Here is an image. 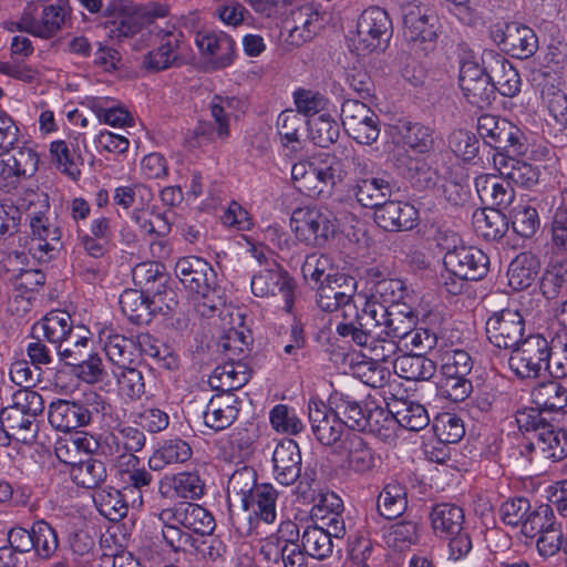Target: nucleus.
<instances>
[{
	"label": "nucleus",
	"mask_w": 567,
	"mask_h": 567,
	"mask_svg": "<svg viewBox=\"0 0 567 567\" xmlns=\"http://www.w3.org/2000/svg\"><path fill=\"white\" fill-rule=\"evenodd\" d=\"M516 421L522 431L529 433L522 455L535 453L554 463L567 457V431L547 422L542 412L534 409L518 412Z\"/></svg>",
	"instance_id": "obj_1"
},
{
	"label": "nucleus",
	"mask_w": 567,
	"mask_h": 567,
	"mask_svg": "<svg viewBox=\"0 0 567 567\" xmlns=\"http://www.w3.org/2000/svg\"><path fill=\"white\" fill-rule=\"evenodd\" d=\"M383 317L382 303L359 297L355 305L346 308V316L337 321L336 331L362 348L383 336Z\"/></svg>",
	"instance_id": "obj_2"
},
{
	"label": "nucleus",
	"mask_w": 567,
	"mask_h": 567,
	"mask_svg": "<svg viewBox=\"0 0 567 567\" xmlns=\"http://www.w3.org/2000/svg\"><path fill=\"white\" fill-rule=\"evenodd\" d=\"M174 270L183 287L203 299L198 305L202 316H210L223 305L219 297L217 301L209 299L210 295L216 293L218 284L216 271L205 259L197 256L179 258Z\"/></svg>",
	"instance_id": "obj_3"
},
{
	"label": "nucleus",
	"mask_w": 567,
	"mask_h": 567,
	"mask_svg": "<svg viewBox=\"0 0 567 567\" xmlns=\"http://www.w3.org/2000/svg\"><path fill=\"white\" fill-rule=\"evenodd\" d=\"M109 405L96 393L84 401L58 400L49 406V422L58 431L70 432L89 425L94 416L104 414Z\"/></svg>",
	"instance_id": "obj_4"
},
{
	"label": "nucleus",
	"mask_w": 567,
	"mask_h": 567,
	"mask_svg": "<svg viewBox=\"0 0 567 567\" xmlns=\"http://www.w3.org/2000/svg\"><path fill=\"white\" fill-rule=\"evenodd\" d=\"M290 227L299 241L313 247H323L336 233L331 212L316 206L296 208Z\"/></svg>",
	"instance_id": "obj_5"
},
{
	"label": "nucleus",
	"mask_w": 567,
	"mask_h": 567,
	"mask_svg": "<svg viewBox=\"0 0 567 567\" xmlns=\"http://www.w3.org/2000/svg\"><path fill=\"white\" fill-rule=\"evenodd\" d=\"M477 132L485 144L496 152L525 155L528 151L523 131L506 118L483 114L477 120Z\"/></svg>",
	"instance_id": "obj_6"
},
{
	"label": "nucleus",
	"mask_w": 567,
	"mask_h": 567,
	"mask_svg": "<svg viewBox=\"0 0 567 567\" xmlns=\"http://www.w3.org/2000/svg\"><path fill=\"white\" fill-rule=\"evenodd\" d=\"M403 37L412 52L429 55L437 41L436 14L420 7H409L403 16Z\"/></svg>",
	"instance_id": "obj_7"
},
{
	"label": "nucleus",
	"mask_w": 567,
	"mask_h": 567,
	"mask_svg": "<svg viewBox=\"0 0 567 567\" xmlns=\"http://www.w3.org/2000/svg\"><path fill=\"white\" fill-rule=\"evenodd\" d=\"M550 346L542 334H529L512 349L508 359L511 370L520 379H536L545 370Z\"/></svg>",
	"instance_id": "obj_8"
},
{
	"label": "nucleus",
	"mask_w": 567,
	"mask_h": 567,
	"mask_svg": "<svg viewBox=\"0 0 567 567\" xmlns=\"http://www.w3.org/2000/svg\"><path fill=\"white\" fill-rule=\"evenodd\" d=\"M393 25L389 13L372 6L362 11L357 22L359 48L367 52L383 51L392 37Z\"/></svg>",
	"instance_id": "obj_9"
},
{
	"label": "nucleus",
	"mask_w": 567,
	"mask_h": 567,
	"mask_svg": "<svg viewBox=\"0 0 567 567\" xmlns=\"http://www.w3.org/2000/svg\"><path fill=\"white\" fill-rule=\"evenodd\" d=\"M341 120L348 135L359 144L371 145L380 135L379 116L363 102L346 100Z\"/></svg>",
	"instance_id": "obj_10"
},
{
	"label": "nucleus",
	"mask_w": 567,
	"mask_h": 567,
	"mask_svg": "<svg viewBox=\"0 0 567 567\" xmlns=\"http://www.w3.org/2000/svg\"><path fill=\"white\" fill-rule=\"evenodd\" d=\"M486 63L464 60L460 66L458 83L467 102L478 109L487 107L495 101V86L491 82Z\"/></svg>",
	"instance_id": "obj_11"
},
{
	"label": "nucleus",
	"mask_w": 567,
	"mask_h": 567,
	"mask_svg": "<svg viewBox=\"0 0 567 567\" xmlns=\"http://www.w3.org/2000/svg\"><path fill=\"white\" fill-rule=\"evenodd\" d=\"M316 289L318 307L327 312L339 311L336 319L341 320L346 316V308L359 300V297L355 298V279L342 272L321 282Z\"/></svg>",
	"instance_id": "obj_12"
},
{
	"label": "nucleus",
	"mask_w": 567,
	"mask_h": 567,
	"mask_svg": "<svg viewBox=\"0 0 567 567\" xmlns=\"http://www.w3.org/2000/svg\"><path fill=\"white\" fill-rule=\"evenodd\" d=\"M447 274L461 279L481 280L488 272L489 259L480 248L455 246L443 258Z\"/></svg>",
	"instance_id": "obj_13"
},
{
	"label": "nucleus",
	"mask_w": 567,
	"mask_h": 567,
	"mask_svg": "<svg viewBox=\"0 0 567 567\" xmlns=\"http://www.w3.org/2000/svg\"><path fill=\"white\" fill-rule=\"evenodd\" d=\"M488 341L499 349H514L524 339L525 320L518 310L503 309L486 321Z\"/></svg>",
	"instance_id": "obj_14"
},
{
	"label": "nucleus",
	"mask_w": 567,
	"mask_h": 567,
	"mask_svg": "<svg viewBox=\"0 0 567 567\" xmlns=\"http://www.w3.org/2000/svg\"><path fill=\"white\" fill-rule=\"evenodd\" d=\"M293 280L275 261L258 270L251 278V291L256 297L265 298L280 293L285 300V310L290 312L293 307Z\"/></svg>",
	"instance_id": "obj_15"
},
{
	"label": "nucleus",
	"mask_w": 567,
	"mask_h": 567,
	"mask_svg": "<svg viewBox=\"0 0 567 567\" xmlns=\"http://www.w3.org/2000/svg\"><path fill=\"white\" fill-rule=\"evenodd\" d=\"M308 420L312 434L322 445H334L343 434L342 419L334 408L327 406L320 400L311 399L308 402Z\"/></svg>",
	"instance_id": "obj_16"
},
{
	"label": "nucleus",
	"mask_w": 567,
	"mask_h": 567,
	"mask_svg": "<svg viewBox=\"0 0 567 567\" xmlns=\"http://www.w3.org/2000/svg\"><path fill=\"white\" fill-rule=\"evenodd\" d=\"M162 523L174 522L199 535H209L215 529L213 515L198 504L183 502L158 514Z\"/></svg>",
	"instance_id": "obj_17"
},
{
	"label": "nucleus",
	"mask_w": 567,
	"mask_h": 567,
	"mask_svg": "<svg viewBox=\"0 0 567 567\" xmlns=\"http://www.w3.org/2000/svg\"><path fill=\"white\" fill-rule=\"evenodd\" d=\"M346 175L343 162L336 156H330L321 165L312 164L301 193L309 197H328L333 188L343 182Z\"/></svg>",
	"instance_id": "obj_18"
},
{
	"label": "nucleus",
	"mask_w": 567,
	"mask_h": 567,
	"mask_svg": "<svg viewBox=\"0 0 567 567\" xmlns=\"http://www.w3.org/2000/svg\"><path fill=\"white\" fill-rule=\"evenodd\" d=\"M344 466L359 475H368L381 465V456L358 434L348 435L342 442Z\"/></svg>",
	"instance_id": "obj_19"
},
{
	"label": "nucleus",
	"mask_w": 567,
	"mask_h": 567,
	"mask_svg": "<svg viewBox=\"0 0 567 567\" xmlns=\"http://www.w3.org/2000/svg\"><path fill=\"white\" fill-rule=\"evenodd\" d=\"M419 212L406 202L389 200L374 210V221L386 231H406L416 226Z\"/></svg>",
	"instance_id": "obj_20"
},
{
	"label": "nucleus",
	"mask_w": 567,
	"mask_h": 567,
	"mask_svg": "<svg viewBox=\"0 0 567 567\" xmlns=\"http://www.w3.org/2000/svg\"><path fill=\"white\" fill-rule=\"evenodd\" d=\"M301 460L298 444L291 439L281 440L272 453L275 480L284 486L292 485L300 477Z\"/></svg>",
	"instance_id": "obj_21"
},
{
	"label": "nucleus",
	"mask_w": 567,
	"mask_h": 567,
	"mask_svg": "<svg viewBox=\"0 0 567 567\" xmlns=\"http://www.w3.org/2000/svg\"><path fill=\"white\" fill-rule=\"evenodd\" d=\"M482 62L486 63L495 92L513 97L520 91L519 74L504 56L488 51L483 54Z\"/></svg>",
	"instance_id": "obj_22"
},
{
	"label": "nucleus",
	"mask_w": 567,
	"mask_h": 567,
	"mask_svg": "<svg viewBox=\"0 0 567 567\" xmlns=\"http://www.w3.org/2000/svg\"><path fill=\"white\" fill-rule=\"evenodd\" d=\"M499 32V44L503 50L511 53L516 59H528L535 54L538 49V39L534 30L518 22H511Z\"/></svg>",
	"instance_id": "obj_23"
},
{
	"label": "nucleus",
	"mask_w": 567,
	"mask_h": 567,
	"mask_svg": "<svg viewBox=\"0 0 567 567\" xmlns=\"http://www.w3.org/2000/svg\"><path fill=\"white\" fill-rule=\"evenodd\" d=\"M516 156L513 153L495 152L493 155L494 168L508 182L524 188H532L538 183L539 171Z\"/></svg>",
	"instance_id": "obj_24"
},
{
	"label": "nucleus",
	"mask_w": 567,
	"mask_h": 567,
	"mask_svg": "<svg viewBox=\"0 0 567 567\" xmlns=\"http://www.w3.org/2000/svg\"><path fill=\"white\" fill-rule=\"evenodd\" d=\"M241 400L234 393H217L209 400L204 412V423L214 431L230 426L238 416Z\"/></svg>",
	"instance_id": "obj_25"
},
{
	"label": "nucleus",
	"mask_w": 567,
	"mask_h": 567,
	"mask_svg": "<svg viewBox=\"0 0 567 567\" xmlns=\"http://www.w3.org/2000/svg\"><path fill=\"white\" fill-rule=\"evenodd\" d=\"M105 16L111 18V32L117 38H128L141 30L142 14L128 0H112L105 8Z\"/></svg>",
	"instance_id": "obj_26"
},
{
	"label": "nucleus",
	"mask_w": 567,
	"mask_h": 567,
	"mask_svg": "<svg viewBox=\"0 0 567 567\" xmlns=\"http://www.w3.org/2000/svg\"><path fill=\"white\" fill-rule=\"evenodd\" d=\"M357 202L365 208L377 210L392 195V184L383 176L364 175L352 186Z\"/></svg>",
	"instance_id": "obj_27"
},
{
	"label": "nucleus",
	"mask_w": 567,
	"mask_h": 567,
	"mask_svg": "<svg viewBox=\"0 0 567 567\" xmlns=\"http://www.w3.org/2000/svg\"><path fill=\"white\" fill-rule=\"evenodd\" d=\"M250 378L251 370L246 362L230 360L215 368L209 385L220 393H228L243 388Z\"/></svg>",
	"instance_id": "obj_28"
},
{
	"label": "nucleus",
	"mask_w": 567,
	"mask_h": 567,
	"mask_svg": "<svg viewBox=\"0 0 567 567\" xmlns=\"http://www.w3.org/2000/svg\"><path fill=\"white\" fill-rule=\"evenodd\" d=\"M401 175L416 190H425L436 186L440 175L424 158L409 155L398 158Z\"/></svg>",
	"instance_id": "obj_29"
},
{
	"label": "nucleus",
	"mask_w": 567,
	"mask_h": 567,
	"mask_svg": "<svg viewBox=\"0 0 567 567\" xmlns=\"http://www.w3.org/2000/svg\"><path fill=\"white\" fill-rule=\"evenodd\" d=\"M72 329V319L66 311L52 310L33 326L32 333L43 337L54 348L71 339Z\"/></svg>",
	"instance_id": "obj_30"
},
{
	"label": "nucleus",
	"mask_w": 567,
	"mask_h": 567,
	"mask_svg": "<svg viewBox=\"0 0 567 567\" xmlns=\"http://www.w3.org/2000/svg\"><path fill=\"white\" fill-rule=\"evenodd\" d=\"M475 187L483 203L495 206L496 209L507 208L515 198V190L508 181L495 175H481L475 178Z\"/></svg>",
	"instance_id": "obj_31"
},
{
	"label": "nucleus",
	"mask_w": 567,
	"mask_h": 567,
	"mask_svg": "<svg viewBox=\"0 0 567 567\" xmlns=\"http://www.w3.org/2000/svg\"><path fill=\"white\" fill-rule=\"evenodd\" d=\"M0 423L7 437L24 444L33 443L39 432L37 420H32L25 413L9 408H3L0 411Z\"/></svg>",
	"instance_id": "obj_32"
},
{
	"label": "nucleus",
	"mask_w": 567,
	"mask_h": 567,
	"mask_svg": "<svg viewBox=\"0 0 567 567\" xmlns=\"http://www.w3.org/2000/svg\"><path fill=\"white\" fill-rule=\"evenodd\" d=\"M196 44L204 54L212 55L217 69H224L233 63L235 42L224 32L197 33Z\"/></svg>",
	"instance_id": "obj_33"
},
{
	"label": "nucleus",
	"mask_w": 567,
	"mask_h": 567,
	"mask_svg": "<svg viewBox=\"0 0 567 567\" xmlns=\"http://www.w3.org/2000/svg\"><path fill=\"white\" fill-rule=\"evenodd\" d=\"M100 340L103 342L106 357L117 368L135 363L137 359L135 339L106 330L101 333Z\"/></svg>",
	"instance_id": "obj_34"
},
{
	"label": "nucleus",
	"mask_w": 567,
	"mask_h": 567,
	"mask_svg": "<svg viewBox=\"0 0 567 567\" xmlns=\"http://www.w3.org/2000/svg\"><path fill=\"white\" fill-rule=\"evenodd\" d=\"M330 403L337 414L342 416L343 427L347 426L354 431H367L369 423L365 419L367 401L361 402L350 394L336 392L330 398Z\"/></svg>",
	"instance_id": "obj_35"
},
{
	"label": "nucleus",
	"mask_w": 567,
	"mask_h": 567,
	"mask_svg": "<svg viewBox=\"0 0 567 567\" xmlns=\"http://www.w3.org/2000/svg\"><path fill=\"white\" fill-rule=\"evenodd\" d=\"M383 337L401 341L416 326L417 317L412 308L383 305Z\"/></svg>",
	"instance_id": "obj_36"
},
{
	"label": "nucleus",
	"mask_w": 567,
	"mask_h": 567,
	"mask_svg": "<svg viewBox=\"0 0 567 567\" xmlns=\"http://www.w3.org/2000/svg\"><path fill=\"white\" fill-rule=\"evenodd\" d=\"M430 519L435 535L447 538L462 532L464 512L454 504H436L432 507Z\"/></svg>",
	"instance_id": "obj_37"
},
{
	"label": "nucleus",
	"mask_w": 567,
	"mask_h": 567,
	"mask_svg": "<svg viewBox=\"0 0 567 567\" xmlns=\"http://www.w3.org/2000/svg\"><path fill=\"white\" fill-rule=\"evenodd\" d=\"M472 224L477 236L492 241L502 239L508 230L506 216L492 207L474 210Z\"/></svg>",
	"instance_id": "obj_38"
},
{
	"label": "nucleus",
	"mask_w": 567,
	"mask_h": 567,
	"mask_svg": "<svg viewBox=\"0 0 567 567\" xmlns=\"http://www.w3.org/2000/svg\"><path fill=\"white\" fill-rule=\"evenodd\" d=\"M540 261L532 252L518 254L507 270L508 285L514 290H524L532 286L538 276Z\"/></svg>",
	"instance_id": "obj_39"
},
{
	"label": "nucleus",
	"mask_w": 567,
	"mask_h": 567,
	"mask_svg": "<svg viewBox=\"0 0 567 567\" xmlns=\"http://www.w3.org/2000/svg\"><path fill=\"white\" fill-rule=\"evenodd\" d=\"M395 373L409 381H427L435 371V362L427 359L422 353L403 354L393 361Z\"/></svg>",
	"instance_id": "obj_40"
},
{
	"label": "nucleus",
	"mask_w": 567,
	"mask_h": 567,
	"mask_svg": "<svg viewBox=\"0 0 567 567\" xmlns=\"http://www.w3.org/2000/svg\"><path fill=\"white\" fill-rule=\"evenodd\" d=\"M192 447L182 439L164 441L150 456L148 465L153 471H161L167 465L182 464L192 457Z\"/></svg>",
	"instance_id": "obj_41"
},
{
	"label": "nucleus",
	"mask_w": 567,
	"mask_h": 567,
	"mask_svg": "<svg viewBox=\"0 0 567 567\" xmlns=\"http://www.w3.org/2000/svg\"><path fill=\"white\" fill-rule=\"evenodd\" d=\"M540 291L547 300L567 293V258L551 259L542 275Z\"/></svg>",
	"instance_id": "obj_42"
},
{
	"label": "nucleus",
	"mask_w": 567,
	"mask_h": 567,
	"mask_svg": "<svg viewBox=\"0 0 567 567\" xmlns=\"http://www.w3.org/2000/svg\"><path fill=\"white\" fill-rule=\"evenodd\" d=\"M136 355L145 354L157 361V363L167 370H174L178 365V359L172 349L151 336L150 333H140L135 339Z\"/></svg>",
	"instance_id": "obj_43"
},
{
	"label": "nucleus",
	"mask_w": 567,
	"mask_h": 567,
	"mask_svg": "<svg viewBox=\"0 0 567 567\" xmlns=\"http://www.w3.org/2000/svg\"><path fill=\"white\" fill-rule=\"evenodd\" d=\"M120 306L130 321L136 324L150 322L153 313L152 305L147 296L136 289H127L120 296Z\"/></svg>",
	"instance_id": "obj_44"
},
{
	"label": "nucleus",
	"mask_w": 567,
	"mask_h": 567,
	"mask_svg": "<svg viewBox=\"0 0 567 567\" xmlns=\"http://www.w3.org/2000/svg\"><path fill=\"white\" fill-rule=\"evenodd\" d=\"M532 400L540 410L559 411L567 405V389L557 380L539 383L532 391Z\"/></svg>",
	"instance_id": "obj_45"
},
{
	"label": "nucleus",
	"mask_w": 567,
	"mask_h": 567,
	"mask_svg": "<svg viewBox=\"0 0 567 567\" xmlns=\"http://www.w3.org/2000/svg\"><path fill=\"white\" fill-rule=\"evenodd\" d=\"M93 501L99 513L111 522H118L127 514V504L116 488L109 487L96 491Z\"/></svg>",
	"instance_id": "obj_46"
},
{
	"label": "nucleus",
	"mask_w": 567,
	"mask_h": 567,
	"mask_svg": "<svg viewBox=\"0 0 567 567\" xmlns=\"http://www.w3.org/2000/svg\"><path fill=\"white\" fill-rule=\"evenodd\" d=\"M392 419L402 427L415 432L423 430L430 423L426 409L422 404L412 401L398 402L394 405Z\"/></svg>",
	"instance_id": "obj_47"
},
{
	"label": "nucleus",
	"mask_w": 567,
	"mask_h": 567,
	"mask_svg": "<svg viewBox=\"0 0 567 567\" xmlns=\"http://www.w3.org/2000/svg\"><path fill=\"white\" fill-rule=\"evenodd\" d=\"M278 492L271 484H261L255 488L252 495L247 499V508L252 509L265 523H272L276 519V502Z\"/></svg>",
	"instance_id": "obj_48"
},
{
	"label": "nucleus",
	"mask_w": 567,
	"mask_h": 567,
	"mask_svg": "<svg viewBox=\"0 0 567 567\" xmlns=\"http://www.w3.org/2000/svg\"><path fill=\"white\" fill-rule=\"evenodd\" d=\"M399 133L403 144L416 153L423 154L433 150V130L429 126L404 122L399 126Z\"/></svg>",
	"instance_id": "obj_49"
},
{
	"label": "nucleus",
	"mask_w": 567,
	"mask_h": 567,
	"mask_svg": "<svg viewBox=\"0 0 567 567\" xmlns=\"http://www.w3.org/2000/svg\"><path fill=\"white\" fill-rule=\"evenodd\" d=\"M378 511L386 519L399 517L406 507L404 487L398 483H389L378 497Z\"/></svg>",
	"instance_id": "obj_50"
},
{
	"label": "nucleus",
	"mask_w": 567,
	"mask_h": 567,
	"mask_svg": "<svg viewBox=\"0 0 567 567\" xmlns=\"http://www.w3.org/2000/svg\"><path fill=\"white\" fill-rule=\"evenodd\" d=\"M73 481L84 488H95L106 480L105 464L96 458L89 457L74 464L71 470Z\"/></svg>",
	"instance_id": "obj_51"
},
{
	"label": "nucleus",
	"mask_w": 567,
	"mask_h": 567,
	"mask_svg": "<svg viewBox=\"0 0 567 567\" xmlns=\"http://www.w3.org/2000/svg\"><path fill=\"white\" fill-rule=\"evenodd\" d=\"M32 535L34 543L32 550L35 557L41 560L51 559L59 548L55 529L44 520H37L32 524Z\"/></svg>",
	"instance_id": "obj_52"
},
{
	"label": "nucleus",
	"mask_w": 567,
	"mask_h": 567,
	"mask_svg": "<svg viewBox=\"0 0 567 567\" xmlns=\"http://www.w3.org/2000/svg\"><path fill=\"white\" fill-rule=\"evenodd\" d=\"M302 548L312 558L323 560L331 556L333 540L322 526H308L302 534Z\"/></svg>",
	"instance_id": "obj_53"
},
{
	"label": "nucleus",
	"mask_w": 567,
	"mask_h": 567,
	"mask_svg": "<svg viewBox=\"0 0 567 567\" xmlns=\"http://www.w3.org/2000/svg\"><path fill=\"white\" fill-rule=\"evenodd\" d=\"M309 137L319 147H329L334 144L340 134L339 124L327 114L307 121Z\"/></svg>",
	"instance_id": "obj_54"
},
{
	"label": "nucleus",
	"mask_w": 567,
	"mask_h": 567,
	"mask_svg": "<svg viewBox=\"0 0 567 567\" xmlns=\"http://www.w3.org/2000/svg\"><path fill=\"white\" fill-rule=\"evenodd\" d=\"M302 275L306 280L315 282L316 287L336 274H340L333 266L331 257L326 254L308 255L301 267Z\"/></svg>",
	"instance_id": "obj_55"
},
{
	"label": "nucleus",
	"mask_w": 567,
	"mask_h": 567,
	"mask_svg": "<svg viewBox=\"0 0 567 567\" xmlns=\"http://www.w3.org/2000/svg\"><path fill=\"white\" fill-rule=\"evenodd\" d=\"M432 430L437 440L444 444L457 443L465 434L462 419L449 412L441 413L434 419Z\"/></svg>",
	"instance_id": "obj_56"
},
{
	"label": "nucleus",
	"mask_w": 567,
	"mask_h": 567,
	"mask_svg": "<svg viewBox=\"0 0 567 567\" xmlns=\"http://www.w3.org/2000/svg\"><path fill=\"white\" fill-rule=\"evenodd\" d=\"M117 432L123 441L124 450V452L118 455V467L140 464V458L135 453L142 451L145 446L146 436L143 431L128 425L118 429Z\"/></svg>",
	"instance_id": "obj_57"
},
{
	"label": "nucleus",
	"mask_w": 567,
	"mask_h": 567,
	"mask_svg": "<svg viewBox=\"0 0 567 567\" xmlns=\"http://www.w3.org/2000/svg\"><path fill=\"white\" fill-rule=\"evenodd\" d=\"M116 378L118 391L131 400H138L145 393V382L142 371L132 365L116 368L113 371Z\"/></svg>",
	"instance_id": "obj_58"
},
{
	"label": "nucleus",
	"mask_w": 567,
	"mask_h": 567,
	"mask_svg": "<svg viewBox=\"0 0 567 567\" xmlns=\"http://www.w3.org/2000/svg\"><path fill=\"white\" fill-rule=\"evenodd\" d=\"M542 99L560 131L567 134V90L554 84L545 85L542 91Z\"/></svg>",
	"instance_id": "obj_59"
},
{
	"label": "nucleus",
	"mask_w": 567,
	"mask_h": 567,
	"mask_svg": "<svg viewBox=\"0 0 567 567\" xmlns=\"http://www.w3.org/2000/svg\"><path fill=\"white\" fill-rule=\"evenodd\" d=\"M258 486L255 470L249 466H243L236 470L229 477L227 493L228 495L240 496L243 507L247 508V499H249Z\"/></svg>",
	"instance_id": "obj_60"
},
{
	"label": "nucleus",
	"mask_w": 567,
	"mask_h": 567,
	"mask_svg": "<svg viewBox=\"0 0 567 567\" xmlns=\"http://www.w3.org/2000/svg\"><path fill=\"white\" fill-rule=\"evenodd\" d=\"M269 420L272 429L284 434L298 435L305 429L297 411L286 404L275 405L269 413Z\"/></svg>",
	"instance_id": "obj_61"
},
{
	"label": "nucleus",
	"mask_w": 567,
	"mask_h": 567,
	"mask_svg": "<svg viewBox=\"0 0 567 567\" xmlns=\"http://www.w3.org/2000/svg\"><path fill=\"white\" fill-rule=\"evenodd\" d=\"M558 525L559 524L555 519L551 506L548 504H542L524 520L522 532L527 537H535L536 535H542Z\"/></svg>",
	"instance_id": "obj_62"
},
{
	"label": "nucleus",
	"mask_w": 567,
	"mask_h": 567,
	"mask_svg": "<svg viewBox=\"0 0 567 567\" xmlns=\"http://www.w3.org/2000/svg\"><path fill=\"white\" fill-rule=\"evenodd\" d=\"M449 147L465 162L473 161L480 150V141L476 135L466 130H454L449 135Z\"/></svg>",
	"instance_id": "obj_63"
},
{
	"label": "nucleus",
	"mask_w": 567,
	"mask_h": 567,
	"mask_svg": "<svg viewBox=\"0 0 567 567\" xmlns=\"http://www.w3.org/2000/svg\"><path fill=\"white\" fill-rule=\"evenodd\" d=\"M549 247L555 256L567 255V207L555 209L549 224Z\"/></svg>",
	"instance_id": "obj_64"
}]
</instances>
